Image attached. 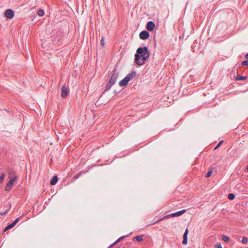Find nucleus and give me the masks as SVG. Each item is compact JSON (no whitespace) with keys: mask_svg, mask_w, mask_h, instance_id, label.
Instances as JSON below:
<instances>
[{"mask_svg":"<svg viewBox=\"0 0 248 248\" xmlns=\"http://www.w3.org/2000/svg\"><path fill=\"white\" fill-rule=\"evenodd\" d=\"M8 212H9V210H6L5 212H0V215H1V216L4 215L6 214Z\"/></svg>","mask_w":248,"mask_h":248,"instance_id":"nucleus-24","label":"nucleus"},{"mask_svg":"<svg viewBox=\"0 0 248 248\" xmlns=\"http://www.w3.org/2000/svg\"><path fill=\"white\" fill-rule=\"evenodd\" d=\"M126 237V236H125V235H124V236H122L120 237V238H121V239H124V238H125Z\"/></svg>","mask_w":248,"mask_h":248,"instance_id":"nucleus-31","label":"nucleus"},{"mask_svg":"<svg viewBox=\"0 0 248 248\" xmlns=\"http://www.w3.org/2000/svg\"><path fill=\"white\" fill-rule=\"evenodd\" d=\"M212 173V170H209V171H208V172L207 173V174H206V176L207 177H209L211 175Z\"/></svg>","mask_w":248,"mask_h":248,"instance_id":"nucleus-23","label":"nucleus"},{"mask_svg":"<svg viewBox=\"0 0 248 248\" xmlns=\"http://www.w3.org/2000/svg\"><path fill=\"white\" fill-rule=\"evenodd\" d=\"M4 177H5V173H1V174L0 176V184L2 183V182H3Z\"/></svg>","mask_w":248,"mask_h":248,"instance_id":"nucleus-18","label":"nucleus"},{"mask_svg":"<svg viewBox=\"0 0 248 248\" xmlns=\"http://www.w3.org/2000/svg\"><path fill=\"white\" fill-rule=\"evenodd\" d=\"M16 180V177H15L13 178L10 180L6 185L5 188V190H6V191L10 190L13 186L14 182H15Z\"/></svg>","mask_w":248,"mask_h":248,"instance_id":"nucleus-4","label":"nucleus"},{"mask_svg":"<svg viewBox=\"0 0 248 248\" xmlns=\"http://www.w3.org/2000/svg\"><path fill=\"white\" fill-rule=\"evenodd\" d=\"M223 140H221V141H219V143L217 144V145L215 148L214 150H216L218 148H219V147H220V146L221 145V144L223 143Z\"/></svg>","mask_w":248,"mask_h":248,"instance_id":"nucleus-21","label":"nucleus"},{"mask_svg":"<svg viewBox=\"0 0 248 248\" xmlns=\"http://www.w3.org/2000/svg\"><path fill=\"white\" fill-rule=\"evenodd\" d=\"M61 90V96L62 97H66L69 94V89L65 86H62Z\"/></svg>","mask_w":248,"mask_h":248,"instance_id":"nucleus-8","label":"nucleus"},{"mask_svg":"<svg viewBox=\"0 0 248 248\" xmlns=\"http://www.w3.org/2000/svg\"><path fill=\"white\" fill-rule=\"evenodd\" d=\"M246 79H247L246 76H242L239 75H237L235 77L236 80H244Z\"/></svg>","mask_w":248,"mask_h":248,"instance_id":"nucleus-12","label":"nucleus"},{"mask_svg":"<svg viewBox=\"0 0 248 248\" xmlns=\"http://www.w3.org/2000/svg\"><path fill=\"white\" fill-rule=\"evenodd\" d=\"M100 44L101 45V46H104L105 45V40H104V37H102L101 39V41H100Z\"/></svg>","mask_w":248,"mask_h":248,"instance_id":"nucleus-22","label":"nucleus"},{"mask_svg":"<svg viewBox=\"0 0 248 248\" xmlns=\"http://www.w3.org/2000/svg\"><path fill=\"white\" fill-rule=\"evenodd\" d=\"M245 58H246L247 60H248V54H247L245 55Z\"/></svg>","mask_w":248,"mask_h":248,"instance_id":"nucleus-34","label":"nucleus"},{"mask_svg":"<svg viewBox=\"0 0 248 248\" xmlns=\"http://www.w3.org/2000/svg\"><path fill=\"white\" fill-rule=\"evenodd\" d=\"M134 240H136L138 242H140L143 240V236L142 235L137 236L134 238Z\"/></svg>","mask_w":248,"mask_h":248,"instance_id":"nucleus-14","label":"nucleus"},{"mask_svg":"<svg viewBox=\"0 0 248 248\" xmlns=\"http://www.w3.org/2000/svg\"><path fill=\"white\" fill-rule=\"evenodd\" d=\"M228 198L230 200H233L235 198V195L233 193H230Z\"/></svg>","mask_w":248,"mask_h":248,"instance_id":"nucleus-16","label":"nucleus"},{"mask_svg":"<svg viewBox=\"0 0 248 248\" xmlns=\"http://www.w3.org/2000/svg\"><path fill=\"white\" fill-rule=\"evenodd\" d=\"M215 248H222V246L221 245V244H216L215 246Z\"/></svg>","mask_w":248,"mask_h":248,"instance_id":"nucleus-27","label":"nucleus"},{"mask_svg":"<svg viewBox=\"0 0 248 248\" xmlns=\"http://www.w3.org/2000/svg\"><path fill=\"white\" fill-rule=\"evenodd\" d=\"M21 217L17 218L14 222L13 223H15V225L19 221Z\"/></svg>","mask_w":248,"mask_h":248,"instance_id":"nucleus-25","label":"nucleus"},{"mask_svg":"<svg viewBox=\"0 0 248 248\" xmlns=\"http://www.w3.org/2000/svg\"><path fill=\"white\" fill-rule=\"evenodd\" d=\"M9 229H7V227L4 229V232H6V231H7L8 230H9Z\"/></svg>","mask_w":248,"mask_h":248,"instance_id":"nucleus-36","label":"nucleus"},{"mask_svg":"<svg viewBox=\"0 0 248 248\" xmlns=\"http://www.w3.org/2000/svg\"><path fill=\"white\" fill-rule=\"evenodd\" d=\"M118 75L117 73H116V70L114 69L113 70V73L110 78V79L109 80L108 83L107 85V90H109L111 87L116 82L117 78H118Z\"/></svg>","mask_w":248,"mask_h":248,"instance_id":"nucleus-2","label":"nucleus"},{"mask_svg":"<svg viewBox=\"0 0 248 248\" xmlns=\"http://www.w3.org/2000/svg\"><path fill=\"white\" fill-rule=\"evenodd\" d=\"M118 242L116 241H115L113 244H112L110 246V247H113V246H114L115 245H116V244H117Z\"/></svg>","mask_w":248,"mask_h":248,"instance_id":"nucleus-28","label":"nucleus"},{"mask_svg":"<svg viewBox=\"0 0 248 248\" xmlns=\"http://www.w3.org/2000/svg\"><path fill=\"white\" fill-rule=\"evenodd\" d=\"M242 65H248V63H242Z\"/></svg>","mask_w":248,"mask_h":248,"instance_id":"nucleus-35","label":"nucleus"},{"mask_svg":"<svg viewBox=\"0 0 248 248\" xmlns=\"http://www.w3.org/2000/svg\"><path fill=\"white\" fill-rule=\"evenodd\" d=\"M32 14H33V16H36V15H38L39 16H42L44 15L45 12L44 10L42 9H39L38 11H35L33 12ZM33 17V16L32 15V17Z\"/></svg>","mask_w":248,"mask_h":248,"instance_id":"nucleus-10","label":"nucleus"},{"mask_svg":"<svg viewBox=\"0 0 248 248\" xmlns=\"http://www.w3.org/2000/svg\"><path fill=\"white\" fill-rule=\"evenodd\" d=\"M130 80V78L129 77V76H127L119 82V85L121 87L124 86L127 84Z\"/></svg>","mask_w":248,"mask_h":248,"instance_id":"nucleus-5","label":"nucleus"},{"mask_svg":"<svg viewBox=\"0 0 248 248\" xmlns=\"http://www.w3.org/2000/svg\"><path fill=\"white\" fill-rule=\"evenodd\" d=\"M137 63L138 64V65L140 66V65H143L145 63Z\"/></svg>","mask_w":248,"mask_h":248,"instance_id":"nucleus-30","label":"nucleus"},{"mask_svg":"<svg viewBox=\"0 0 248 248\" xmlns=\"http://www.w3.org/2000/svg\"><path fill=\"white\" fill-rule=\"evenodd\" d=\"M186 209H184V210H182L181 211H179L178 212H175V213H172V214H170V215H168L167 216H165L163 218H162L158 220V221H161V220H162L163 219H164L165 218H170V217L180 216L182 215L183 214H184L185 213H186Z\"/></svg>","mask_w":248,"mask_h":248,"instance_id":"nucleus-3","label":"nucleus"},{"mask_svg":"<svg viewBox=\"0 0 248 248\" xmlns=\"http://www.w3.org/2000/svg\"><path fill=\"white\" fill-rule=\"evenodd\" d=\"M155 24L153 21H149L147 22V26H146V29L148 31H153L155 28Z\"/></svg>","mask_w":248,"mask_h":248,"instance_id":"nucleus-9","label":"nucleus"},{"mask_svg":"<svg viewBox=\"0 0 248 248\" xmlns=\"http://www.w3.org/2000/svg\"><path fill=\"white\" fill-rule=\"evenodd\" d=\"M16 225L15 224V223H14L13 222L9 225H8L7 226V229H12V228H13Z\"/></svg>","mask_w":248,"mask_h":248,"instance_id":"nucleus-20","label":"nucleus"},{"mask_svg":"<svg viewBox=\"0 0 248 248\" xmlns=\"http://www.w3.org/2000/svg\"><path fill=\"white\" fill-rule=\"evenodd\" d=\"M242 62H248V61H247V60H245V61H243Z\"/></svg>","mask_w":248,"mask_h":248,"instance_id":"nucleus-37","label":"nucleus"},{"mask_svg":"<svg viewBox=\"0 0 248 248\" xmlns=\"http://www.w3.org/2000/svg\"><path fill=\"white\" fill-rule=\"evenodd\" d=\"M246 170H247V171H248V166L247 167Z\"/></svg>","mask_w":248,"mask_h":248,"instance_id":"nucleus-38","label":"nucleus"},{"mask_svg":"<svg viewBox=\"0 0 248 248\" xmlns=\"http://www.w3.org/2000/svg\"><path fill=\"white\" fill-rule=\"evenodd\" d=\"M150 56V52L146 46L140 47L137 50V53L135 55L134 62H139L140 60L146 61Z\"/></svg>","mask_w":248,"mask_h":248,"instance_id":"nucleus-1","label":"nucleus"},{"mask_svg":"<svg viewBox=\"0 0 248 248\" xmlns=\"http://www.w3.org/2000/svg\"><path fill=\"white\" fill-rule=\"evenodd\" d=\"M136 75L137 74L136 72L133 71L130 73L128 74L127 76H129V77L131 79L135 78L136 77Z\"/></svg>","mask_w":248,"mask_h":248,"instance_id":"nucleus-13","label":"nucleus"},{"mask_svg":"<svg viewBox=\"0 0 248 248\" xmlns=\"http://www.w3.org/2000/svg\"><path fill=\"white\" fill-rule=\"evenodd\" d=\"M122 239L120 238V237L119 238H118L116 241L118 243L119 241H120Z\"/></svg>","mask_w":248,"mask_h":248,"instance_id":"nucleus-32","label":"nucleus"},{"mask_svg":"<svg viewBox=\"0 0 248 248\" xmlns=\"http://www.w3.org/2000/svg\"><path fill=\"white\" fill-rule=\"evenodd\" d=\"M8 172H9V173L10 174H11L13 172V171L12 170L9 169L8 170Z\"/></svg>","mask_w":248,"mask_h":248,"instance_id":"nucleus-29","label":"nucleus"},{"mask_svg":"<svg viewBox=\"0 0 248 248\" xmlns=\"http://www.w3.org/2000/svg\"><path fill=\"white\" fill-rule=\"evenodd\" d=\"M188 230L187 229H186L185 232V233L184 234V235L183 236H187V234H188Z\"/></svg>","mask_w":248,"mask_h":248,"instance_id":"nucleus-26","label":"nucleus"},{"mask_svg":"<svg viewBox=\"0 0 248 248\" xmlns=\"http://www.w3.org/2000/svg\"><path fill=\"white\" fill-rule=\"evenodd\" d=\"M139 36L140 39L142 40H146L149 37L150 34L147 31L144 30L140 32Z\"/></svg>","mask_w":248,"mask_h":248,"instance_id":"nucleus-6","label":"nucleus"},{"mask_svg":"<svg viewBox=\"0 0 248 248\" xmlns=\"http://www.w3.org/2000/svg\"><path fill=\"white\" fill-rule=\"evenodd\" d=\"M122 239L120 238V237L119 238H118L116 241L118 243L119 241H120Z\"/></svg>","mask_w":248,"mask_h":248,"instance_id":"nucleus-33","label":"nucleus"},{"mask_svg":"<svg viewBox=\"0 0 248 248\" xmlns=\"http://www.w3.org/2000/svg\"><path fill=\"white\" fill-rule=\"evenodd\" d=\"M241 242L243 244H246L248 242V238L246 237H243L242 238Z\"/></svg>","mask_w":248,"mask_h":248,"instance_id":"nucleus-19","label":"nucleus"},{"mask_svg":"<svg viewBox=\"0 0 248 248\" xmlns=\"http://www.w3.org/2000/svg\"><path fill=\"white\" fill-rule=\"evenodd\" d=\"M5 16L8 18L12 19L14 17V13L12 10L8 9L5 12Z\"/></svg>","mask_w":248,"mask_h":248,"instance_id":"nucleus-7","label":"nucleus"},{"mask_svg":"<svg viewBox=\"0 0 248 248\" xmlns=\"http://www.w3.org/2000/svg\"><path fill=\"white\" fill-rule=\"evenodd\" d=\"M58 178L57 176H53L50 180V184L51 185H55L57 183V182H58Z\"/></svg>","mask_w":248,"mask_h":248,"instance_id":"nucleus-11","label":"nucleus"},{"mask_svg":"<svg viewBox=\"0 0 248 248\" xmlns=\"http://www.w3.org/2000/svg\"><path fill=\"white\" fill-rule=\"evenodd\" d=\"M222 240L224 241H225L226 242H228L230 240L228 236H227L226 235H222Z\"/></svg>","mask_w":248,"mask_h":248,"instance_id":"nucleus-15","label":"nucleus"},{"mask_svg":"<svg viewBox=\"0 0 248 248\" xmlns=\"http://www.w3.org/2000/svg\"><path fill=\"white\" fill-rule=\"evenodd\" d=\"M187 243V236H183V244L186 245Z\"/></svg>","mask_w":248,"mask_h":248,"instance_id":"nucleus-17","label":"nucleus"}]
</instances>
